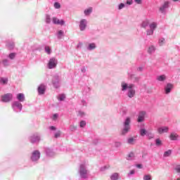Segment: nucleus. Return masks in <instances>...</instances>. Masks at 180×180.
<instances>
[{
    "label": "nucleus",
    "instance_id": "nucleus-1",
    "mask_svg": "<svg viewBox=\"0 0 180 180\" xmlns=\"http://www.w3.org/2000/svg\"><path fill=\"white\" fill-rule=\"evenodd\" d=\"M134 88H136L134 84H128L126 82H121V91L122 92H126L127 91V96L128 98H131L136 96V89Z\"/></svg>",
    "mask_w": 180,
    "mask_h": 180
},
{
    "label": "nucleus",
    "instance_id": "nucleus-2",
    "mask_svg": "<svg viewBox=\"0 0 180 180\" xmlns=\"http://www.w3.org/2000/svg\"><path fill=\"white\" fill-rule=\"evenodd\" d=\"M130 123H131V117H127L123 122V128L121 131V134L122 136H126L129 131H130L131 127L130 125Z\"/></svg>",
    "mask_w": 180,
    "mask_h": 180
},
{
    "label": "nucleus",
    "instance_id": "nucleus-3",
    "mask_svg": "<svg viewBox=\"0 0 180 180\" xmlns=\"http://www.w3.org/2000/svg\"><path fill=\"white\" fill-rule=\"evenodd\" d=\"M87 166L88 164L86 163V162H84L79 165V174L80 178H82V179H86V178H88V174L89 172L88 171V169L86 167Z\"/></svg>",
    "mask_w": 180,
    "mask_h": 180
},
{
    "label": "nucleus",
    "instance_id": "nucleus-4",
    "mask_svg": "<svg viewBox=\"0 0 180 180\" xmlns=\"http://www.w3.org/2000/svg\"><path fill=\"white\" fill-rule=\"evenodd\" d=\"M158 27L157 22H152L149 24V29L146 30V36H153L154 31Z\"/></svg>",
    "mask_w": 180,
    "mask_h": 180
},
{
    "label": "nucleus",
    "instance_id": "nucleus-5",
    "mask_svg": "<svg viewBox=\"0 0 180 180\" xmlns=\"http://www.w3.org/2000/svg\"><path fill=\"white\" fill-rule=\"evenodd\" d=\"M11 108L14 112L18 113L19 112H22L23 106L22 105V103L15 101L11 103Z\"/></svg>",
    "mask_w": 180,
    "mask_h": 180
},
{
    "label": "nucleus",
    "instance_id": "nucleus-6",
    "mask_svg": "<svg viewBox=\"0 0 180 180\" xmlns=\"http://www.w3.org/2000/svg\"><path fill=\"white\" fill-rule=\"evenodd\" d=\"M40 151L35 150L31 153L30 160L32 162H39V160H40Z\"/></svg>",
    "mask_w": 180,
    "mask_h": 180
},
{
    "label": "nucleus",
    "instance_id": "nucleus-7",
    "mask_svg": "<svg viewBox=\"0 0 180 180\" xmlns=\"http://www.w3.org/2000/svg\"><path fill=\"white\" fill-rule=\"evenodd\" d=\"M58 60L56 58H51L47 63V68L49 70H53L57 67Z\"/></svg>",
    "mask_w": 180,
    "mask_h": 180
},
{
    "label": "nucleus",
    "instance_id": "nucleus-8",
    "mask_svg": "<svg viewBox=\"0 0 180 180\" xmlns=\"http://www.w3.org/2000/svg\"><path fill=\"white\" fill-rule=\"evenodd\" d=\"M169 1H165L159 7V12L160 13L165 14L167 13V9L169 8Z\"/></svg>",
    "mask_w": 180,
    "mask_h": 180
},
{
    "label": "nucleus",
    "instance_id": "nucleus-9",
    "mask_svg": "<svg viewBox=\"0 0 180 180\" xmlns=\"http://www.w3.org/2000/svg\"><path fill=\"white\" fill-rule=\"evenodd\" d=\"M138 118L136 120V122L138 123H143L144 120H146V116H147V112L144 110H141L138 113Z\"/></svg>",
    "mask_w": 180,
    "mask_h": 180
},
{
    "label": "nucleus",
    "instance_id": "nucleus-10",
    "mask_svg": "<svg viewBox=\"0 0 180 180\" xmlns=\"http://www.w3.org/2000/svg\"><path fill=\"white\" fill-rule=\"evenodd\" d=\"M41 140L40 134H34L30 136V141L32 143V144H36L37 143H39Z\"/></svg>",
    "mask_w": 180,
    "mask_h": 180
},
{
    "label": "nucleus",
    "instance_id": "nucleus-11",
    "mask_svg": "<svg viewBox=\"0 0 180 180\" xmlns=\"http://www.w3.org/2000/svg\"><path fill=\"white\" fill-rule=\"evenodd\" d=\"M13 99V94L11 93H8L1 96V102H4L5 103H8V102H11Z\"/></svg>",
    "mask_w": 180,
    "mask_h": 180
},
{
    "label": "nucleus",
    "instance_id": "nucleus-12",
    "mask_svg": "<svg viewBox=\"0 0 180 180\" xmlns=\"http://www.w3.org/2000/svg\"><path fill=\"white\" fill-rule=\"evenodd\" d=\"M86 26H88V20L86 19H82L79 24L80 32H84L86 30Z\"/></svg>",
    "mask_w": 180,
    "mask_h": 180
},
{
    "label": "nucleus",
    "instance_id": "nucleus-13",
    "mask_svg": "<svg viewBox=\"0 0 180 180\" xmlns=\"http://www.w3.org/2000/svg\"><path fill=\"white\" fill-rule=\"evenodd\" d=\"M52 83L54 88H60V77L55 75L52 79Z\"/></svg>",
    "mask_w": 180,
    "mask_h": 180
},
{
    "label": "nucleus",
    "instance_id": "nucleus-14",
    "mask_svg": "<svg viewBox=\"0 0 180 180\" xmlns=\"http://www.w3.org/2000/svg\"><path fill=\"white\" fill-rule=\"evenodd\" d=\"M174 89V84L171 83H167L166 86H165V94L166 95H169L171 94V91Z\"/></svg>",
    "mask_w": 180,
    "mask_h": 180
},
{
    "label": "nucleus",
    "instance_id": "nucleus-15",
    "mask_svg": "<svg viewBox=\"0 0 180 180\" xmlns=\"http://www.w3.org/2000/svg\"><path fill=\"white\" fill-rule=\"evenodd\" d=\"M52 22L54 25H60V26H64L65 25V21L64 20H60L56 17H53Z\"/></svg>",
    "mask_w": 180,
    "mask_h": 180
},
{
    "label": "nucleus",
    "instance_id": "nucleus-16",
    "mask_svg": "<svg viewBox=\"0 0 180 180\" xmlns=\"http://www.w3.org/2000/svg\"><path fill=\"white\" fill-rule=\"evenodd\" d=\"M46 86L44 84H41L38 87V94L39 95H44V93L46 92Z\"/></svg>",
    "mask_w": 180,
    "mask_h": 180
},
{
    "label": "nucleus",
    "instance_id": "nucleus-17",
    "mask_svg": "<svg viewBox=\"0 0 180 180\" xmlns=\"http://www.w3.org/2000/svg\"><path fill=\"white\" fill-rule=\"evenodd\" d=\"M169 139L172 141H176L179 139V135L175 132H172L169 135Z\"/></svg>",
    "mask_w": 180,
    "mask_h": 180
},
{
    "label": "nucleus",
    "instance_id": "nucleus-18",
    "mask_svg": "<svg viewBox=\"0 0 180 180\" xmlns=\"http://www.w3.org/2000/svg\"><path fill=\"white\" fill-rule=\"evenodd\" d=\"M156 80H158V82H165V81H167V75H158L156 77Z\"/></svg>",
    "mask_w": 180,
    "mask_h": 180
},
{
    "label": "nucleus",
    "instance_id": "nucleus-19",
    "mask_svg": "<svg viewBox=\"0 0 180 180\" xmlns=\"http://www.w3.org/2000/svg\"><path fill=\"white\" fill-rule=\"evenodd\" d=\"M169 128L168 127H162L158 129V132L159 134H162V133H168Z\"/></svg>",
    "mask_w": 180,
    "mask_h": 180
},
{
    "label": "nucleus",
    "instance_id": "nucleus-20",
    "mask_svg": "<svg viewBox=\"0 0 180 180\" xmlns=\"http://www.w3.org/2000/svg\"><path fill=\"white\" fill-rule=\"evenodd\" d=\"M96 49V44L94 42L89 43L86 46V50H88V51H93V50H95Z\"/></svg>",
    "mask_w": 180,
    "mask_h": 180
},
{
    "label": "nucleus",
    "instance_id": "nucleus-21",
    "mask_svg": "<svg viewBox=\"0 0 180 180\" xmlns=\"http://www.w3.org/2000/svg\"><path fill=\"white\" fill-rule=\"evenodd\" d=\"M17 101L18 102H25V94H22V93H20V94H17Z\"/></svg>",
    "mask_w": 180,
    "mask_h": 180
},
{
    "label": "nucleus",
    "instance_id": "nucleus-22",
    "mask_svg": "<svg viewBox=\"0 0 180 180\" xmlns=\"http://www.w3.org/2000/svg\"><path fill=\"white\" fill-rule=\"evenodd\" d=\"M136 139H137L136 136L128 138L127 140V144H129L130 146H134V144H136Z\"/></svg>",
    "mask_w": 180,
    "mask_h": 180
},
{
    "label": "nucleus",
    "instance_id": "nucleus-23",
    "mask_svg": "<svg viewBox=\"0 0 180 180\" xmlns=\"http://www.w3.org/2000/svg\"><path fill=\"white\" fill-rule=\"evenodd\" d=\"M127 160L128 161H133L136 158V154L134 152H130L127 155Z\"/></svg>",
    "mask_w": 180,
    "mask_h": 180
},
{
    "label": "nucleus",
    "instance_id": "nucleus-24",
    "mask_svg": "<svg viewBox=\"0 0 180 180\" xmlns=\"http://www.w3.org/2000/svg\"><path fill=\"white\" fill-rule=\"evenodd\" d=\"M148 26H150V20H145L142 21V22L141 23V27H142L143 29H147V27H148Z\"/></svg>",
    "mask_w": 180,
    "mask_h": 180
},
{
    "label": "nucleus",
    "instance_id": "nucleus-25",
    "mask_svg": "<svg viewBox=\"0 0 180 180\" xmlns=\"http://www.w3.org/2000/svg\"><path fill=\"white\" fill-rule=\"evenodd\" d=\"M56 36L59 40H61V39L64 37V31L63 30L58 31Z\"/></svg>",
    "mask_w": 180,
    "mask_h": 180
},
{
    "label": "nucleus",
    "instance_id": "nucleus-26",
    "mask_svg": "<svg viewBox=\"0 0 180 180\" xmlns=\"http://www.w3.org/2000/svg\"><path fill=\"white\" fill-rule=\"evenodd\" d=\"M46 155H48V157H53L54 155V152L53 151V150L50 148H46Z\"/></svg>",
    "mask_w": 180,
    "mask_h": 180
},
{
    "label": "nucleus",
    "instance_id": "nucleus-27",
    "mask_svg": "<svg viewBox=\"0 0 180 180\" xmlns=\"http://www.w3.org/2000/svg\"><path fill=\"white\" fill-rule=\"evenodd\" d=\"M155 51V46L154 45H151L148 47V54H153Z\"/></svg>",
    "mask_w": 180,
    "mask_h": 180
},
{
    "label": "nucleus",
    "instance_id": "nucleus-28",
    "mask_svg": "<svg viewBox=\"0 0 180 180\" xmlns=\"http://www.w3.org/2000/svg\"><path fill=\"white\" fill-rule=\"evenodd\" d=\"M84 13L85 16H89L92 13V8L90 7L86 10H84Z\"/></svg>",
    "mask_w": 180,
    "mask_h": 180
},
{
    "label": "nucleus",
    "instance_id": "nucleus-29",
    "mask_svg": "<svg viewBox=\"0 0 180 180\" xmlns=\"http://www.w3.org/2000/svg\"><path fill=\"white\" fill-rule=\"evenodd\" d=\"M0 84H1V85H6V84H8V77H1Z\"/></svg>",
    "mask_w": 180,
    "mask_h": 180
},
{
    "label": "nucleus",
    "instance_id": "nucleus-30",
    "mask_svg": "<svg viewBox=\"0 0 180 180\" xmlns=\"http://www.w3.org/2000/svg\"><path fill=\"white\" fill-rule=\"evenodd\" d=\"M139 132H140L141 137H144V136H147L148 131L146 130V129H141Z\"/></svg>",
    "mask_w": 180,
    "mask_h": 180
},
{
    "label": "nucleus",
    "instance_id": "nucleus-31",
    "mask_svg": "<svg viewBox=\"0 0 180 180\" xmlns=\"http://www.w3.org/2000/svg\"><path fill=\"white\" fill-rule=\"evenodd\" d=\"M110 179L111 180H117V179H119V173H113L110 176Z\"/></svg>",
    "mask_w": 180,
    "mask_h": 180
},
{
    "label": "nucleus",
    "instance_id": "nucleus-32",
    "mask_svg": "<svg viewBox=\"0 0 180 180\" xmlns=\"http://www.w3.org/2000/svg\"><path fill=\"white\" fill-rule=\"evenodd\" d=\"M155 143L157 147H161L162 146V141L160 139H156Z\"/></svg>",
    "mask_w": 180,
    "mask_h": 180
},
{
    "label": "nucleus",
    "instance_id": "nucleus-33",
    "mask_svg": "<svg viewBox=\"0 0 180 180\" xmlns=\"http://www.w3.org/2000/svg\"><path fill=\"white\" fill-rule=\"evenodd\" d=\"M171 154H172V150H168L167 151H165L163 154V157L165 158H167V157H169L171 155Z\"/></svg>",
    "mask_w": 180,
    "mask_h": 180
},
{
    "label": "nucleus",
    "instance_id": "nucleus-34",
    "mask_svg": "<svg viewBox=\"0 0 180 180\" xmlns=\"http://www.w3.org/2000/svg\"><path fill=\"white\" fill-rule=\"evenodd\" d=\"M146 136H148V139L149 140H151V139H154L155 137V135L153 134L151 131H148Z\"/></svg>",
    "mask_w": 180,
    "mask_h": 180
},
{
    "label": "nucleus",
    "instance_id": "nucleus-35",
    "mask_svg": "<svg viewBox=\"0 0 180 180\" xmlns=\"http://www.w3.org/2000/svg\"><path fill=\"white\" fill-rule=\"evenodd\" d=\"M165 44V38L159 39V46H163Z\"/></svg>",
    "mask_w": 180,
    "mask_h": 180
},
{
    "label": "nucleus",
    "instance_id": "nucleus-36",
    "mask_svg": "<svg viewBox=\"0 0 180 180\" xmlns=\"http://www.w3.org/2000/svg\"><path fill=\"white\" fill-rule=\"evenodd\" d=\"M7 46L10 48L11 49H13L15 47V42L10 41L7 44Z\"/></svg>",
    "mask_w": 180,
    "mask_h": 180
},
{
    "label": "nucleus",
    "instance_id": "nucleus-37",
    "mask_svg": "<svg viewBox=\"0 0 180 180\" xmlns=\"http://www.w3.org/2000/svg\"><path fill=\"white\" fill-rule=\"evenodd\" d=\"M15 57H16V53H11L8 55L10 60H15Z\"/></svg>",
    "mask_w": 180,
    "mask_h": 180
},
{
    "label": "nucleus",
    "instance_id": "nucleus-38",
    "mask_svg": "<svg viewBox=\"0 0 180 180\" xmlns=\"http://www.w3.org/2000/svg\"><path fill=\"white\" fill-rule=\"evenodd\" d=\"M123 8H126V4L124 3H121L118 5V10L119 11H122V9H123Z\"/></svg>",
    "mask_w": 180,
    "mask_h": 180
},
{
    "label": "nucleus",
    "instance_id": "nucleus-39",
    "mask_svg": "<svg viewBox=\"0 0 180 180\" xmlns=\"http://www.w3.org/2000/svg\"><path fill=\"white\" fill-rule=\"evenodd\" d=\"M46 23H51V18H50V15L49 14L46 15Z\"/></svg>",
    "mask_w": 180,
    "mask_h": 180
},
{
    "label": "nucleus",
    "instance_id": "nucleus-40",
    "mask_svg": "<svg viewBox=\"0 0 180 180\" xmlns=\"http://www.w3.org/2000/svg\"><path fill=\"white\" fill-rule=\"evenodd\" d=\"M53 6L55 9H60V8H61V4H60L58 2H55Z\"/></svg>",
    "mask_w": 180,
    "mask_h": 180
},
{
    "label": "nucleus",
    "instance_id": "nucleus-41",
    "mask_svg": "<svg viewBox=\"0 0 180 180\" xmlns=\"http://www.w3.org/2000/svg\"><path fill=\"white\" fill-rule=\"evenodd\" d=\"M45 52L47 54H51V49H50V46H45Z\"/></svg>",
    "mask_w": 180,
    "mask_h": 180
},
{
    "label": "nucleus",
    "instance_id": "nucleus-42",
    "mask_svg": "<svg viewBox=\"0 0 180 180\" xmlns=\"http://www.w3.org/2000/svg\"><path fill=\"white\" fill-rule=\"evenodd\" d=\"M3 65H4V67H8L9 60L8 59L3 60Z\"/></svg>",
    "mask_w": 180,
    "mask_h": 180
},
{
    "label": "nucleus",
    "instance_id": "nucleus-43",
    "mask_svg": "<svg viewBox=\"0 0 180 180\" xmlns=\"http://www.w3.org/2000/svg\"><path fill=\"white\" fill-rule=\"evenodd\" d=\"M130 5H133V0H127L125 3L126 8H127Z\"/></svg>",
    "mask_w": 180,
    "mask_h": 180
},
{
    "label": "nucleus",
    "instance_id": "nucleus-44",
    "mask_svg": "<svg viewBox=\"0 0 180 180\" xmlns=\"http://www.w3.org/2000/svg\"><path fill=\"white\" fill-rule=\"evenodd\" d=\"M60 136H61V131H58L55 133L54 138L58 139V137H60Z\"/></svg>",
    "mask_w": 180,
    "mask_h": 180
},
{
    "label": "nucleus",
    "instance_id": "nucleus-45",
    "mask_svg": "<svg viewBox=\"0 0 180 180\" xmlns=\"http://www.w3.org/2000/svg\"><path fill=\"white\" fill-rule=\"evenodd\" d=\"M58 101H60V102L64 101V99H65V95L64 94H60L59 95L58 98Z\"/></svg>",
    "mask_w": 180,
    "mask_h": 180
},
{
    "label": "nucleus",
    "instance_id": "nucleus-46",
    "mask_svg": "<svg viewBox=\"0 0 180 180\" xmlns=\"http://www.w3.org/2000/svg\"><path fill=\"white\" fill-rule=\"evenodd\" d=\"M143 180H152L151 175L146 174L143 176Z\"/></svg>",
    "mask_w": 180,
    "mask_h": 180
},
{
    "label": "nucleus",
    "instance_id": "nucleus-47",
    "mask_svg": "<svg viewBox=\"0 0 180 180\" xmlns=\"http://www.w3.org/2000/svg\"><path fill=\"white\" fill-rule=\"evenodd\" d=\"M78 116H79L80 117H84L85 116V112L82 110H79L78 112Z\"/></svg>",
    "mask_w": 180,
    "mask_h": 180
},
{
    "label": "nucleus",
    "instance_id": "nucleus-48",
    "mask_svg": "<svg viewBox=\"0 0 180 180\" xmlns=\"http://www.w3.org/2000/svg\"><path fill=\"white\" fill-rule=\"evenodd\" d=\"M70 130L71 131H75V130H77V126H75V125H70Z\"/></svg>",
    "mask_w": 180,
    "mask_h": 180
},
{
    "label": "nucleus",
    "instance_id": "nucleus-49",
    "mask_svg": "<svg viewBox=\"0 0 180 180\" xmlns=\"http://www.w3.org/2000/svg\"><path fill=\"white\" fill-rule=\"evenodd\" d=\"M136 70L138 71V72H143V71L144 70V67L143 66L138 67L136 68Z\"/></svg>",
    "mask_w": 180,
    "mask_h": 180
},
{
    "label": "nucleus",
    "instance_id": "nucleus-50",
    "mask_svg": "<svg viewBox=\"0 0 180 180\" xmlns=\"http://www.w3.org/2000/svg\"><path fill=\"white\" fill-rule=\"evenodd\" d=\"M122 146V142L120 141H117L115 143V147H117L118 148L119 147Z\"/></svg>",
    "mask_w": 180,
    "mask_h": 180
},
{
    "label": "nucleus",
    "instance_id": "nucleus-51",
    "mask_svg": "<svg viewBox=\"0 0 180 180\" xmlns=\"http://www.w3.org/2000/svg\"><path fill=\"white\" fill-rule=\"evenodd\" d=\"M80 105H82V106H86V105H88V103L85 100L82 99L81 100Z\"/></svg>",
    "mask_w": 180,
    "mask_h": 180
},
{
    "label": "nucleus",
    "instance_id": "nucleus-52",
    "mask_svg": "<svg viewBox=\"0 0 180 180\" xmlns=\"http://www.w3.org/2000/svg\"><path fill=\"white\" fill-rule=\"evenodd\" d=\"M106 169H109V166H104L103 167H101L100 171L103 172V171H106Z\"/></svg>",
    "mask_w": 180,
    "mask_h": 180
},
{
    "label": "nucleus",
    "instance_id": "nucleus-53",
    "mask_svg": "<svg viewBox=\"0 0 180 180\" xmlns=\"http://www.w3.org/2000/svg\"><path fill=\"white\" fill-rule=\"evenodd\" d=\"M80 127H84L86 126V122L85 121H81L79 124Z\"/></svg>",
    "mask_w": 180,
    "mask_h": 180
},
{
    "label": "nucleus",
    "instance_id": "nucleus-54",
    "mask_svg": "<svg viewBox=\"0 0 180 180\" xmlns=\"http://www.w3.org/2000/svg\"><path fill=\"white\" fill-rule=\"evenodd\" d=\"M174 169H175V171H176L178 174H180V165H176V166L174 167Z\"/></svg>",
    "mask_w": 180,
    "mask_h": 180
},
{
    "label": "nucleus",
    "instance_id": "nucleus-55",
    "mask_svg": "<svg viewBox=\"0 0 180 180\" xmlns=\"http://www.w3.org/2000/svg\"><path fill=\"white\" fill-rule=\"evenodd\" d=\"M84 92H85V94H89V92H91V88L86 87L84 90Z\"/></svg>",
    "mask_w": 180,
    "mask_h": 180
},
{
    "label": "nucleus",
    "instance_id": "nucleus-56",
    "mask_svg": "<svg viewBox=\"0 0 180 180\" xmlns=\"http://www.w3.org/2000/svg\"><path fill=\"white\" fill-rule=\"evenodd\" d=\"M82 46H84V44L82 42H79L77 45V49H82Z\"/></svg>",
    "mask_w": 180,
    "mask_h": 180
},
{
    "label": "nucleus",
    "instance_id": "nucleus-57",
    "mask_svg": "<svg viewBox=\"0 0 180 180\" xmlns=\"http://www.w3.org/2000/svg\"><path fill=\"white\" fill-rule=\"evenodd\" d=\"M81 71L83 74H85L86 72V68L85 66L82 67Z\"/></svg>",
    "mask_w": 180,
    "mask_h": 180
},
{
    "label": "nucleus",
    "instance_id": "nucleus-58",
    "mask_svg": "<svg viewBox=\"0 0 180 180\" xmlns=\"http://www.w3.org/2000/svg\"><path fill=\"white\" fill-rule=\"evenodd\" d=\"M57 117H58V114H54L53 115V120H56Z\"/></svg>",
    "mask_w": 180,
    "mask_h": 180
},
{
    "label": "nucleus",
    "instance_id": "nucleus-59",
    "mask_svg": "<svg viewBox=\"0 0 180 180\" xmlns=\"http://www.w3.org/2000/svg\"><path fill=\"white\" fill-rule=\"evenodd\" d=\"M134 174H135V171L131 170L130 172L128 174V176H129V175H134Z\"/></svg>",
    "mask_w": 180,
    "mask_h": 180
},
{
    "label": "nucleus",
    "instance_id": "nucleus-60",
    "mask_svg": "<svg viewBox=\"0 0 180 180\" xmlns=\"http://www.w3.org/2000/svg\"><path fill=\"white\" fill-rule=\"evenodd\" d=\"M139 81H140V77H134V82H139Z\"/></svg>",
    "mask_w": 180,
    "mask_h": 180
},
{
    "label": "nucleus",
    "instance_id": "nucleus-61",
    "mask_svg": "<svg viewBox=\"0 0 180 180\" xmlns=\"http://www.w3.org/2000/svg\"><path fill=\"white\" fill-rule=\"evenodd\" d=\"M134 2H136V4H138V5H141V0H134Z\"/></svg>",
    "mask_w": 180,
    "mask_h": 180
},
{
    "label": "nucleus",
    "instance_id": "nucleus-62",
    "mask_svg": "<svg viewBox=\"0 0 180 180\" xmlns=\"http://www.w3.org/2000/svg\"><path fill=\"white\" fill-rule=\"evenodd\" d=\"M49 129H50L51 130H53V131L56 130V127H54V126H51V127H49Z\"/></svg>",
    "mask_w": 180,
    "mask_h": 180
},
{
    "label": "nucleus",
    "instance_id": "nucleus-63",
    "mask_svg": "<svg viewBox=\"0 0 180 180\" xmlns=\"http://www.w3.org/2000/svg\"><path fill=\"white\" fill-rule=\"evenodd\" d=\"M136 168L141 169V168H143V165H140V164H138V165H136Z\"/></svg>",
    "mask_w": 180,
    "mask_h": 180
},
{
    "label": "nucleus",
    "instance_id": "nucleus-64",
    "mask_svg": "<svg viewBox=\"0 0 180 180\" xmlns=\"http://www.w3.org/2000/svg\"><path fill=\"white\" fill-rule=\"evenodd\" d=\"M176 180H180V176L179 178H177Z\"/></svg>",
    "mask_w": 180,
    "mask_h": 180
}]
</instances>
